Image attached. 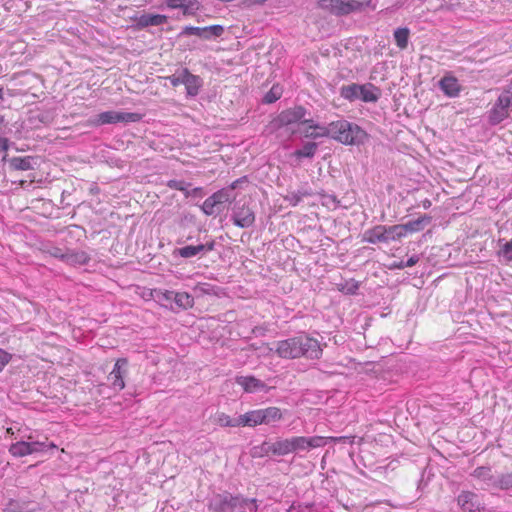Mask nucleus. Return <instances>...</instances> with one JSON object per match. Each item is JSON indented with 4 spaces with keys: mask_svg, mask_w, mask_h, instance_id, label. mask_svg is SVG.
<instances>
[{
    "mask_svg": "<svg viewBox=\"0 0 512 512\" xmlns=\"http://www.w3.org/2000/svg\"><path fill=\"white\" fill-rule=\"evenodd\" d=\"M320 344L314 338L305 334L280 340L274 343L270 351H274L279 357L284 359H295L301 356L308 358L317 357Z\"/></svg>",
    "mask_w": 512,
    "mask_h": 512,
    "instance_id": "f257e3e1",
    "label": "nucleus"
},
{
    "mask_svg": "<svg viewBox=\"0 0 512 512\" xmlns=\"http://www.w3.org/2000/svg\"><path fill=\"white\" fill-rule=\"evenodd\" d=\"M325 135L345 145H361L368 137L360 126L343 119L322 127V137Z\"/></svg>",
    "mask_w": 512,
    "mask_h": 512,
    "instance_id": "f03ea898",
    "label": "nucleus"
},
{
    "mask_svg": "<svg viewBox=\"0 0 512 512\" xmlns=\"http://www.w3.org/2000/svg\"><path fill=\"white\" fill-rule=\"evenodd\" d=\"M306 110L302 106H296L282 111L277 117L279 127H289L292 133L299 132L305 137L316 138L319 126L317 124H309L311 121L305 118Z\"/></svg>",
    "mask_w": 512,
    "mask_h": 512,
    "instance_id": "7ed1b4c3",
    "label": "nucleus"
},
{
    "mask_svg": "<svg viewBox=\"0 0 512 512\" xmlns=\"http://www.w3.org/2000/svg\"><path fill=\"white\" fill-rule=\"evenodd\" d=\"M399 229L397 224L392 226L376 225L364 232L363 240L374 245L397 241L401 239Z\"/></svg>",
    "mask_w": 512,
    "mask_h": 512,
    "instance_id": "20e7f679",
    "label": "nucleus"
},
{
    "mask_svg": "<svg viewBox=\"0 0 512 512\" xmlns=\"http://www.w3.org/2000/svg\"><path fill=\"white\" fill-rule=\"evenodd\" d=\"M142 115L135 112H120V111H105L95 116L90 120L94 126H101L105 124H116L119 122L133 123L139 122Z\"/></svg>",
    "mask_w": 512,
    "mask_h": 512,
    "instance_id": "39448f33",
    "label": "nucleus"
},
{
    "mask_svg": "<svg viewBox=\"0 0 512 512\" xmlns=\"http://www.w3.org/2000/svg\"><path fill=\"white\" fill-rule=\"evenodd\" d=\"M238 495L227 491L212 495L208 500V509L212 512H235Z\"/></svg>",
    "mask_w": 512,
    "mask_h": 512,
    "instance_id": "423d86ee",
    "label": "nucleus"
},
{
    "mask_svg": "<svg viewBox=\"0 0 512 512\" xmlns=\"http://www.w3.org/2000/svg\"><path fill=\"white\" fill-rule=\"evenodd\" d=\"M56 448V445L53 443L46 444L44 442H26V441H18L16 443L11 444L9 447V452L14 457H24L27 455H31L34 453L42 452L45 448Z\"/></svg>",
    "mask_w": 512,
    "mask_h": 512,
    "instance_id": "0eeeda50",
    "label": "nucleus"
},
{
    "mask_svg": "<svg viewBox=\"0 0 512 512\" xmlns=\"http://www.w3.org/2000/svg\"><path fill=\"white\" fill-rule=\"evenodd\" d=\"M255 213L248 205L236 203L232 208L231 220L240 228H250L255 223Z\"/></svg>",
    "mask_w": 512,
    "mask_h": 512,
    "instance_id": "6e6552de",
    "label": "nucleus"
},
{
    "mask_svg": "<svg viewBox=\"0 0 512 512\" xmlns=\"http://www.w3.org/2000/svg\"><path fill=\"white\" fill-rule=\"evenodd\" d=\"M224 33L222 25H211L206 27L185 26L179 33V37L195 35L199 38L210 40L220 37Z\"/></svg>",
    "mask_w": 512,
    "mask_h": 512,
    "instance_id": "1a4fd4ad",
    "label": "nucleus"
},
{
    "mask_svg": "<svg viewBox=\"0 0 512 512\" xmlns=\"http://www.w3.org/2000/svg\"><path fill=\"white\" fill-rule=\"evenodd\" d=\"M128 372V360L119 358L114 364L112 371L108 375V381L111 387L116 391H121L125 387L124 377Z\"/></svg>",
    "mask_w": 512,
    "mask_h": 512,
    "instance_id": "9d476101",
    "label": "nucleus"
},
{
    "mask_svg": "<svg viewBox=\"0 0 512 512\" xmlns=\"http://www.w3.org/2000/svg\"><path fill=\"white\" fill-rule=\"evenodd\" d=\"M330 6L338 15H347L362 8V3L357 0H322V6Z\"/></svg>",
    "mask_w": 512,
    "mask_h": 512,
    "instance_id": "9b49d317",
    "label": "nucleus"
},
{
    "mask_svg": "<svg viewBox=\"0 0 512 512\" xmlns=\"http://www.w3.org/2000/svg\"><path fill=\"white\" fill-rule=\"evenodd\" d=\"M457 503L463 512H480L479 497L471 491H462L457 497Z\"/></svg>",
    "mask_w": 512,
    "mask_h": 512,
    "instance_id": "f8f14e48",
    "label": "nucleus"
},
{
    "mask_svg": "<svg viewBox=\"0 0 512 512\" xmlns=\"http://www.w3.org/2000/svg\"><path fill=\"white\" fill-rule=\"evenodd\" d=\"M431 221V217L423 215L415 220L408 221L405 224H397L399 229L400 238L406 237L409 233L419 232L424 229V226Z\"/></svg>",
    "mask_w": 512,
    "mask_h": 512,
    "instance_id": "ddd939ff",
    "label": "nucleus"
},
{
    "mask_svg": "<svg viewBox=\"0 0 512 512\" xmlns=\"http://www.w3.org/2000/svg\"><path fill=\"white\" fill-rule=\"evenodd\" d=\"M236 382L248 393L265 391L267 388L263 381L254 376H239L236 378Z\"/></svg>",
    "mask_w": 512,
    "mask_h": 512,
    "instance_id": "4468645a",
    "label": "nucleus"
},
{
    "mask_svg": "<svg viewBox=\"0 0 512 512\" xmlns=\"http://www.w3.org/2000/svg\"><path fill=\"white\" fill-rule=\"evenodd\" d=\"M291 450L293 452L308 450L320 446V437L306 438L302 436L292 437L289 439Z\"/></svg>",
    "mask_w": 512,
    "mask_h": 512,
    "instance_id": "2eb2a0df",
    "label": "nucleus"
},
{
    "mask_svg": "<svg viewBox=\"0 0 512 512\" xmlns=\"http://www.w3.org/2000/svg\"><path fill=\"white\" fill-rule=\"evenodd\" d=\"M242 181L243 179H237L231 185L213 193L212 195L214 196L218 205L224 203H231L232 201H234L236 199L235 189L237 188L238 184L241 183Z\"/></svg>",
    "mask_w": 512,
    "mask_h": 512,
    "instance_id": "dca6fc26",
    "label": "nucleus"
},
{
    "mask_svg": "<svg viewBox=\"0 0 512 512\" xmlns=\"http://www.w3.org/2000/svg\"><path fill=\"white\" fill-rule=\"evenodd\" d=\"M439 87L450 98L457 97L461 91V85L457 78L451 75L444 76L439 81Z\"/></svg>",
    "mask_w": 512,
    "mask_h": 512,
    "instance_id": "f3484780",
    "label": "nucleus"
},
{
    "mask_svg": "<svg viewBox=\"0 0 512 512\" xmlns=\"http://www.w3.org/2000/svg\"><path fill=\"white\" fill-rule=\"evenodd\" d=\"M184 76V85L187 95L190 97L197 96L203 84L202 79L199 76L192 74L187 68H184Z\"/></svg>",
    "mask_w": 512,
    "mask_h": 512,
    "instance_id": "a211bd4d",
    "label": "nucleus"
},
{
    "mask_svg": "<svg viewBox=\"0 0 512 512\" xmlns=\"http://www.w3.org/2000/svg\"><path fill=\"white\" fill-rule=\"evenodd\" d=\"M472 476L484 482L488 487L497 488L498 476H494L490 467L481 466L474 469Z\"/></svg>",
    "mask_w": 512,
    "mask_h": 512,
    "instance_id": "6ab92c4d",
    "label": "nucleus"
},
{
    "mask_svg": "<svg viewBox=\"0 0 512 512\" xmlns=\"http://www.w3.org/2000/svg\"><path fill=\"white\" fill-rule=\"evenodd\" d=\"M8 161L11 168L20 171L33 170L37 165V157L34 156L12 157Z\"/></svg>",
    "mask_w": 512,
    "mask_h": 512,
    "instance_id": "aec40b11",
    "label": "nucleus"
},
{
    "mask_svg": "<svg viewBox=\"0 0 512 512\" xmlns=\"http://www.w3.org/2000/svg\"><path fill=\"white\" fill-rule=\"evenodd\" d=\"M61 260L69 265H85L90 257L84 251L67 250L65 254H61Z\"/></svg>",
    "mask_w": 512,
    "mask_h": 512,
    "instance_id": "412c9836",
    "label": "nucleus"
},
{
    "mask_svg": "<svg viewBox=\"0 0 512 512\" xmlns=\"http://www.w3.org/2000/svg\"><path fill=\"white\" fill-rule=\"evenodd\" d=\"M167 19L168 18L165 15L145 13L138 18L137 25L142 28L148 26H160L165 24Z\"/></svg>",
    "mask_w": 512,
    "mask_h": 512,
    "instance_id": "4be33fe9",
    "label": "nucleus"
},
{
    "mask_svg": "<svg viewBox=\"0 0 512 512\" xmlns=\"http://www.w3.org/2000/svg\"><path fill=\"white\" fill-rule=\"evenodd\" d=\"M509 116V111L497 101L488 112V121L491 125H498Z\"/></svg>",
    "mask_w": 512,
    "mask_h": 512,
    "instance_id": "5701e85b",
    "label": "nucleus"
},
{
    "mask_svg": "<svg viewBox=\"0 0 512 512\" xmlns=\"http://www.w3.org/2000/svg\"><path fill=\"white\" fill-rule=\"evenodd\" d=\"M263 424L262 409L249 411L240 415V425L254 427Z\"/></svg>",
    "mask_w": 512,
    "mask_h": 512,
    "instance_id": "b1692460",
    "label": "nucleus"
},
{
    "mask_svg": "<svg viewBox=\"0 0 512 512\" xmlns=\"http://www.w3.org/2000/svg\"><path fill=\"white\" fill-rule=\"evenodd\" d=\"M361 91L359 92V99L363 102H376L379 98L378 88L373 84L360 85Z\"/></svg>",
    "mask_w": 512,
    "mask_h": 512,
    "instance_id": "393cba45",
    "label": "nucleus"
},
{
    "mask_svg": "<svg viewBox=\"0 0 512 512\" xmlns=\"http://www.w3.org/2000/svg\"><path fill=\"white\" fill-rule=\"evenodd\" d=\"M263 424L273 425L280 421L283 417L281 410L278 407H268L262 409Z\"/></svg>",
    "mask_w": 512,
    "mask_h": 512,
    "instance_id": "a878e982",
    "label": "nucleus"
},
{
    "mask_svg": "<svg viewBox=\"0 0 512 512\" xmlns=\"http://www.w3.org/2000/svg\"><path fill=\"white\" fill-rule=\"evenodd\" d=\"M258 505L255 498H245L238 495L236 511L238 512H257Z\"/></svg>",
    "mask_w": 512,
    "mask_h": 512,
    "instance_id": "bb28decb",
    "label": "nucleus"
},
{
    "mask_svg": "<svg viewBox=\"0 0 512 512\" xmlns=\"http://www.w3.org/2000/svg\"><path fill=\"white\" fill-rule=\"evenodd\" d=\"M361 91L360 84L344 85L340 89V95L346 100L355 101L359 99V92Z\"/></svg>",
    "mask_w": 512,
    "mask_h": 512,
    "instance_id": "cd10ccee",
    "label": "nucleus"
},
{
    "mask_svg": "<svg viewBox=\"0 0 512 512\" xmlns=\"http://www.w3.org/2000/svg\"><path fill=\"white\" fill-rule=\"evenodd\" d=\"M394 40L398 48L406 49L409 42L410 30L407 27H400L394 31Z\"/></svg>",
    "mask_w": 512,
    "mask_h": 512,
    "instance_id": "c85d7f7f",
    "label": "nucleus"
},
{
    "mask_svg": "<svg viewBox=\"0 0 512 512\" xmlns=\"http://www.w3.org/2000/svg\"><path fill=\"white\" fill-rule=\"evenodd\" d=\"M201 246L198 245H187L181 248H178L174 251L175 255H178L182 258L188 259L192 257H196L198 255H203L201 251Z\"/></svg>",
    "mask_w": 512,
    "mask_h": 512,
    "instance_id": "c756f323",
    "label": "nucleus"
},
{
    "mask_svg": "<svg viewBox=\"0 0 512 512\" xmlns=\"http://www.w3.org/2000/svg\"><path fill=\"white\" fill-rule=\"evenodd\" d=\"M175 291L155 289L153 296L161 303L163 306H171L174 303Z\"/></svg>",
    "mask_w": 512,
    "mask_h": 512,
    "instance_id": "7c9ffc66",
    "label": "nucleus"
},
{
    "mask_svg": "<svg viewBox=\"0 0 512 512\" xmlns=\"http://www.w3.org/2000/svg\"><path fill=\"white\" fill-rule=\"evenodd\" d=\"M174 303L178 308L189 309L194 305V298L187 292H176Z\"/></svg>",
    "mask_w": 512,
    "mask_h": 512,
    "instance_id": "2f4dec72",
    "label": "nucleus"
},
{
    "mask_svg": "<svg viewBox=\"0 0 512 512\" xmlns=\"http://www.w3.org/2000/svg\"><path fill=\"white\" fill-rule=\"evenodd\" d=\"M214 421L217 425L221 427H237L240 425V416L238 418H231L229 415L225 413H217L215 415Z\"/></svg>",
    "mask_w": 512,
    "mask_h": 512,
    "instance_id": "473e14b6",
    "label": "nucleus"
},
{
    "mask_svg": "<svg viewBox=\"0 0 512 512\" xmlns=\"http://www.w3.org/2000/svg\"><path fill=\"white\" fill-rule=\"evenodd\" d=\"M496 101L509 111L512 107V80Z\"/></svg>",
    "mask_w": 512,
    "mask_h": 512,
    "instance_id": "72a5a7b5",
    "label": "nucleus"
},
{
    "mask_svg": "<svg viewBox=\"0 0 512 512\" xmlns=\"http://www.w3.org/2000/svg\"><path fill=\"white\" fill-rule=\"evenodd\" d=\"M291 444L289 443V439H280L275 441L274 447V455L284 456L289 453H292Z\"/></svg>",
    "mask_w": 512,
    "mask_h": 512,
    "instance_id": "f704fd0d",
    "label": "nucleus"
},
{
    "mask_svg": "<svg viewBox=\"0 0 512 512\" xmlns=\"http://www.w3.org/2000/svg\"><path fill=\"white\" fill-rule=\"evenodd\" d=\"M322 447L333 446V445H346L351 444V440L349 437L340 436V437H324L321 438Z\"/></svg>",
    "mask_w": 512,
    "mask_h": 512,
    "instance_id": "c9c22d12",
    "label": "nucleus"
},
{
    "mask_svg": "<svg viewBox=\"0 0 512 512\" xmlns=\"http://www.w3.org/2000/svg\"><path fill=\"white\" fill-rule=\"evenodd\" d=\"M282 95V89L278 85H274L271 89L264 95L263 103L272 104L276 102Z\"/></svg>",
    "mask_w": 512,
    "mask_h": 512,
    "instance_id": "e433bc0d",
    "label": "nucleus"
},
{
    "mask_svg": "<svg viewBox=\"0 0 512 512\" xmlns=\"http://www.w3.org/2000/svg\"><path fill=\"white\" fill-rule=\"evenodd\" d=\"M498 489L512 492V472L498 476Z\"/></svg>",
    "mask_w": 512,
    "mask_h": 512,
    "instance_id": "4c0bfd02",
    "label": "nucleus"
},
{
    "mask_svg": "<svg viewBox=\"0 0 512 512\" xmlns=\"http://www.w3.org/2000/svg\"><path fill=\"white\" fill-rule=\"evenodd\" d=\"M317 149V143L315 142H307L303 145V147L296 151V155L298 157H311L315 154Z\"/></svg>",
    "mask_w": 512,
    "mask_h": 512,
    "instance_id": "58836bf2",
    "label": "nucleus"
},
{
    "mask_svg": "<svg viewBox=\"0 0 512 512\" xmlns=\"http://www.w3.org/2000/svg\"><path fill=\"white\" fill-rule=\"evenodd\" d=\"M218 205L217 201L215 200L214 196L211 195L205 201L203 202V205L201 207L203 213L205 215H213L215 213V207Z\"/></svg>",
    "mask_w": 512,
    "mask_h": 512,
    "instance_id": "ea45409f",
    "label": "nucleus"
},
{
    "mask_svg": "<svg viewBox=\"0 0 512 512\" xmlns=\"http://www.w3.org/2000/svg\"><path fill=\"white\" fill-rule=\"evenodd\" d=\"M199 7L200 4L197 0H184L181 9L183 10L184 15H193Z\"/></svg>",
    "mask_w": 512,
    "mask_h": 512,
    "instance_id": "a19ab883",
    "label": "nucleus"
},
{
    "mask_svg": "<svg viewBox=\"0 0 512 512\" xmlns=\"http://www.w3.org/2000/svg\"><path fill=\"white\" fill-rule=\"evenodd\" d=\"M499 256H501L507 262L512 261V239L501 245Z\"/></svg>",
    "mask_w": 512,
    "mask_h": 512,
    "instance_id": "79ce46f5",
    "label": "nucleus"
},
{
    "mask_svg": "<svg viewBox=\"0 0 512 512\" xmlns=\"http://www.w3.org/2000/svg\"><path fill=\"white\" fill-rule=\"evenodd\" d=\"M167 80L170 82V84L173 86V87H177L181 84L184 85V81H185V76H184V68H182L179 72L173 74V75H170L167 77Z\"/></svg>",
    "mask_w": 512,
    "mask_h": 512,
    "instance_id": "37998d69",
    "label": "nucleus"
},
{
    "mask_svg": "<svg viewBox=\"0 0 512 512\" xmlns=\"http://www.w3.org/2000/svg\"><path fill=\"white\" fill-rule=\"evenodd\" d=\"M4 512H24V509L18 501L10 500L4 508Z\"/></svg>",
    "mask_w": 512,
    "mask_h": 512,
    "instance_id": "c03bdc74",
    "label": "nucleus"
},
{
    "mask_svg": "<svg viewBox=\"0 0 512 512\" xmlns=\"http://www.w3.org/2000/svg\"><path fill=\"white\" fill-rule=\"evenodd\" d=\"M274 447H275V442H270V441H265L261 444V446L259 447L260 451H261V455L262 454H273L274 455Z\"/></svg>",
    "mask_w": 512,
    "mask_h": 512,
    "instance_id": "a18cd8bd",
    "label": "nucleus"
},
{
    "mask_svg": "<svg viewBox=\"0 0 512 512\" xmlns=\"http://www.w3.org/2000/svg\"><path fill=\"white\" fill-rule=\"evenodd\" d=\"M12 355L0 348V371L11 361Z\"/></svg>",
    "mask_w": 512,
    "mask_h": 512,
    "instance_id": "49530a36",
    "label": "nucleus"
},
{
    "mask_svg": "<svg viewBox=\"0 0 512 512\" xmlns=\"http://www.w3.org/2000/svg\"><path fill=\"white\" fill-rule=\"evenodd\" d=\"M358 288V283L355 281H351L349 283H346V285L342 287V290L345 291V293L347 294H355Z\"/></svg>",
    "mask_w": 512,
    "mask_h": 512,
    "instance_id": "de8ad7c7",
    "label": "nucleus"
},
{
    "mask_svg": "<svg viewBox=\"0 0 512 512\" xmlns=\"http://www.w3.org/2000/svg\"><path fill=\"white\" fill-rule=\"evenodd\" d=\"M215 241L214 240H211V241H208L204 244H199L201 246V251L204 254L210 252V251H213L215 249Z\"/></svg>",
    "mask_w": 512,
    "mask_h": 512,
    "instance_id": "09e8293b",
    "label": "nucleus"
},
{
    "mask_svg": "<svg viewBox=\"0 0 512 512\" xmlns=\"http://www.w3.org/2000/svg\"><path fill=\"white\" fill-rule=\"evenodd\" d=\"M184 0H166V5L171 9H181Z\"/></svg>",
    "mask_w": 512,
    "mask_h": 512,
    "instance_id": "8fccbe9b",
    "label": "nucleus"
},
{
    "mask_svg": "<svg viewBox=\"0 0 512 512\" xmlns=\"http://www.w3.org/2000/svg\"><path fill=\"white\" fill-rule=\"evenodd\" d=\"M267 0H240V3L246 7L263 5Z\"/></svg>",
    "mask_w": 512,
    "mask_h": 512,
    "instance_id": "3c124183",
    "label": "nucleus"
},
{
    "mask_svg": "<svg viewBox=\"0 0 512 512\" xmlns=\"http://www.w3.org/2000/svg\"><path fill=\"white\" fill-rule=\"evenodd\" d=\"M181 185H183V180L171 179L167 182V186L174 190L182 189Z\"/></svg>",
    "mask_w": 512,
    "mask_h": 512,
    "instance_id": "603ef678",
    "label": "nucleus"
},
{
    "mask_svg": "<svg viewBox=\"0 0 512 512\" xmlns=\"http://www.w3.org/2000/svg\"><path fill=\"white\" fill-rule=\"evenodd\" d=\"M420 258L418 255H412L411 257H409L405 262V266L406 267H413L414 265H416L418 262H419Z\"/></svg>",
    "mask_w": 512,
    "mask_h": 512,
    "instance_id": "864d4df0",
    "label": "nucleus"
},
{
    "mask_svg": "<svg viewBox=\"0 0 512 512\" xmlns=\"http://www.w3.org/2000/svg\"><path fill=\"white\" fill-rule=\"evenodd\" d=\"M191 186L190 183H187L185 181H183V185H181L182 189H179V191L183 192L185 197H189L191 196V190H189V187Z\"/></svg>",
    "mask_w": 512,
    "mask_h": 512,
    "instance_id": "5fc2aeb1",
    "label": "nucleus"
},
{
    "mask_svg": "<svg viewBox=\"0 0 512 512\" xmlns=\"http://www.w3.org/2000/svg\"><path fill=\"white\" fill-rule=\"evenodd\" d=\"M321 199H322V206L323 205H328L330 201H332L333 203L335 202V200H334V198L332 196L326 195V194H323V193H322Z\"/></svg>",
    "mask_w": 512,
    "mask_h": 512,
    "instance_id": "6e6d98bb",
    "label": "nucleus"
},
{
    "mask_svg": "<svg viewBox=\"0 0 512 512\" xmlns=\"http://www.w3.org/2000/svg\"><path fill=\"white\" fill-rule=\"evenodd\" d=\"M9 147V141L6 138H0V150L7 151Z\"/></svg>",
    "mask_w": 512,
    "mask_h": 512,
    "instance_id": "4d7b16f0",
    "label": "nucleus"
},
{
    "mask_svg": "<svg viewBox=\"0 0 512 512\" xmlns=\"http://www.w3.org/2000/svg\"><path fill=\"white\" fill-rule=\"evenodd\" d=\"M190 192H191V196L201 197L203 195V188L195 187Z\"/></svg>",
    "mask_w": 512,
    "mask_h": 512,
    "instance_id": "13d9d810",
    "label": "nucleus"
},
{
    "mask_svg": "<svg viewBox=\"0 0 512 512\" xmlns=\"http://www.w3.org/2000/svg\"><path fill=\"white\" fill-rule=\"evenodd\" d=\"M61 254H64V253L59 248H55L54 252L52 253V255L54 257L59 258V259H61Z\"/></svg>",
    "mask_w": 512,
    "mask_h": 512,
    "instance_id": "bf43d9fd",
    "label": "nucleus"
},
{
    "mask_svg": "<svg viewBox=\"0 0 512 512\" xmlns=\"http://www.w3.org/2000/svg\"><path fill=\"white\" fill-rule=\"evenodd\" d=\"M432 203L429 199H425L422 201V207L424 209H429L431 207Z\"/></svg>",
    "mask_w": 512,
    "mask_h": 512,
    "instance_id": "052dcab7",
    "label": "nucleus"
},
{
    "mask_svg": "<svg viewBox=\"0 0 512 512\" xmlns=\"http://www.w3.org/2000/svg\"><path fill=\"white\" fill-rule=\"evenodd\" d=\"M205 286H208V285L207 284L197 285L195 287V290L199 289L201 292L208 293V289H206Z\"/></svg>",
    "mask_w": 512,
    "mask_h": 512,
    "instance_id": "680f3d73",
    "label": "nucleus"
},
{
    "mask_svg": "<svg viewBox=\"0 0 512 512\" xmlns=\"http://www.w3.org/2000/svg\"><path fill=\"white\" fill-rule=\"evenodd\" d=\"M404 264H405V262L402 260L399 263L394 264V267L398 268V269H404V268H406V266Z\"/></svg>",
    "mask_w": 512,
    "mask_h": 512,
    "instance_id": "e2e57ef3",
    "label": "nucleus"
},
{
    "mask_svg": "<svg viewBox=\"0 0 512 512\" xmlns=\"http://www.w3.org/2000/svg\"><path fill=\"white\" fill-rule=\"evenodd\" d=\"M3 98V90L0 88V99Z\"/></svg>",
    "mask_w": 512,
    "mask_h": 512,
    "instance_id": "0e129e2a",
    "label": "nucleus"
}]
</instances>
